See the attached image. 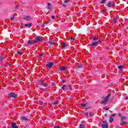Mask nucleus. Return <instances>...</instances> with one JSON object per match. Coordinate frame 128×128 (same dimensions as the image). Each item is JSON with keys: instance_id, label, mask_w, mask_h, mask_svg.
Instances as JSON below:
<instances>
[{"instance_id": "22", "label": "nucleus", "mask_w": 128, "mask_h": 128, "mask_svg": "<svg viewBox=\"0 0 128 128\" xmlns=\"http://www.w3.org/2000/svg\"><path fill=\"white\" fill-rule=\"evenodd\" d=\"M126 120V118L124 116H121V120Z\"/></svg>"}, {"instance_id": "14", "label": "nucleus", "mask_w": 128, "mask_h": 128, "mask_svg": "<svg viewBox=\"0 0 128 128\" xmlns=\"http://www.w3.org/2000/svg\"><path fill=\"white\" fill-rule=\"evenodd\" d=\"M59 102H60V101L56 100L52 103V104H53L54 106H56V104H58Z\"/></svg>"}, {"instance_id": "23", "label": "nucleus", "mask_w": 128, "mask_h": 128, "mask_svg": "<svg viewBox=\"0 0 128 128\" xmlns=\"http://www.w3.org/2000/svg\"><path fill=\"white\" fill-rule=\"evenodd\" d=\"M94 112H90L89 114V116H94Z\"/></svg>"}, {"instance_id": "7", "label": "nucleus", "mask_w": 128, "mask_h": 128, "mask_svg": "<svg viewBox=\"0 0 128 128\" xmlns=\"http://www.w3.org/2000/svg\"><path fill=\"white\" fill-rule=\"evenodd\" d=\"M114 2H109L108 4V8H114Z\"/></svg>"}, {"instance_id": "43", "label": "nucleus", "mask_w": 128, "mask_h": 128, "mask_svg": "<svg viewBox=\"0 0 128 128\" xmlns=\"http://www.w3.org/2000/svg\"><path fill=\"white\" fill-rule=\"evenodd\" d=\"M62 82H66V80H63Z\"/></svg>"}, {"instance_id": "36", "label": "nucleus", "mask_w": 128, "mask_h": 128, "mask_svg": "<svg viewBox=\"0 0 128 128\" xmlns=\"http://www.w3.org/2000/svg\"><path fill=\"white\" fill-rule=\"evenodd\" d=\"M70 40L74 42V38L71 37Z\"/></svg>"}, {"instance_id": "4", "label": "nucleus", "mask_w": 128, "mask_h": 128, "mask_svg": "<svg viewBox=\"0 0 128 128\" xmlns=\"http://www.w3.org/2000/svg\"><path fill=\"white\" fill-rule=\"evenodd\" d=\"M54 63L52 62H48L46 66L48 68H52V66H54Z\"/></svg>"}, {"instance_id": "27", "label": "nucleus", "mask_w": 128, "mask_h": 128, "mask_svg": "<svg viewBox=\"0 0 128 128\" xmlns=\"http://www.w3.org/2000/svg\"><path fill=\"white\" fill-rule=\"evenodd\" d=\"M48 10H50V4L48 3Z\"/></svg>"}, {"instance_id": "5", "label": "nucleus", "mask_w": 128, "mask_h": 128, "mask_svg": "<svg viewBox=\"0 0 128 128\" xmlns=\"http://www.w3.org/2000/svg\"><path fill=\"white\" fill-rule=\"evenodd\" d=\"M70 88L69 90H72V86H70L68 85V86H66V85H64L62 86V90H67V88Z\"/></svg>"}, {"instance_id": "13", "label": "nucleus", "mask_w": 128, "mask_h": 128, "mask_svg": "<svg viewBox=\"0 0 128 128\" xmlns=\"http://www.w3.org/2000/svg\"><path fill=\"white\" fill-rule=\"evenodd\" d=\"M24 20H32V17H30V16H26L24 18Z\"/></svg>"}, {"instance_id": "47", "label": "nucleus", "mask_w": 128, "mask_h": 128, "mask_svg": "<svg viewBox=\"0 0 128 128\" xmlns=\"http://www.w3.org/2000/svg\"><path fill=\"white\" fill-rule=\"evenodd\" d=\"M118 116H120V114H118Z\"/></svg>"}, {"instance_id": "35", "label": "nucleus", "mask_w": 128, "mask_h": 128, "mask_svg": "<svg viewBox=\"0 0 128 128\" xmlns=\"http://www.w3.org/2000/svg\"><path fill=\"white\" fill-rule=\"evenodd\" d=\"M14 20V17H12L11 18H10V20L12 21V20Z\"/></svg>"}, {"instance_id": "39", "label": "nucleus", "mask_w": 128, "mask_h": 128, "mask_svg": "<svg viewBox=\"0 0 128 128\" xmlns=\"http://www.w3.org/2000/svg\"><path fill=\"white\" fill-rule=\"evenodd\" d=\"M101 12H102V14H104V10H101Z\"/></svg>"}, {"instance_id": "15", "label": "nucleus", "mask_w": 128, "mask_h": 128, "mask_svg": "<svg viewBox=\"0 0 128 128\" xmlns=\"http://www.w3.org/2000/svg\"><path fill=\"white\" fill-rule=\"evenodd\" d=\"M36 44V42H34V40L33 41V42H32V40H29L28 41V46H30V44Z\"/></svg>"}, {"instance_id": "26", "label": "nucleus", "mask_w": 128, "mask_h": 128, "mask_svg": "<svg viewBox=\"0 0 128 128\" xmlns=\"http://www.w3.org/2000/svg\"><path fill=\"white\" fill-rule=\"evenodd\" d=\"M84 116H86V118H88V112H86L84 113Z\"/></svg>"}, {"instance_id": "9", "label": "nucleus", "mask_w": 128, "mask_h": 128, "mask_svg": "<svg viewBox=\"0 0 128 128\" xmlns=\"http://www.w3.org/2000/svg\"><path fill=\"white\" fill-rule=\"evenodd\" d=\"M102 128H108V123L106 121H104L102 124Z\"/></svg>"}, {"instance_id": "33", "label": "nucleus", "mask_w": 128, "mask_h": 128, "mask_svg": "<svg viewBox=\"0 0 128 128\" xmlns=\"http://www.w3.org/2000/svg\"><path fill=\"white\" fill-rule=\"evenodd\" d=\"M52 20H54V19H56V16H52Z\"/></svg>"}, {"instance_id": "24", "label": "nucleus", "mask_w": 128, "mask_h": 128, "mask_svg": "<svg viewBox=\"0 0 128 128\" xmlns=\"http://www.w3.org/2000/svg\"><path fill=\"white\" fill-rule=\"evenodd\" d=\"M79 128H84V126L82 124H80L79 126Z\"/></svg>"}, {"instance_id": "38", "label": "nucleus", "mask_w": 128, "mask_h": 128, "mask_svg": "<svg viewBox=\"0 0 128 128\" xmlns=\"http://www.w3.org/2000/svg\"><path fill=\"white\" fill-rule=\"evenodd\" d=\"M54 128H60V126H54Z\"/></svg>"}, {"instance_id": "40", "label": "nucleus", "mask_w": 128, "mask_h": 128, "mask_svg": "<svg viewBox=\"0 0 128 128\" xmlns=\"http://www.w3.org/2000/svg\"><path fill=\"white\" fill-rule=\"evenodd\" d=\"M124 124H126V125L128 124V122H124Z\"/></svg>"}, {"instance_id": "44", "label": "nucleus", "mask_w": 128, "mask_h": 128, "mask_svg": "<svg viewBox=\"0 0 128 128\" xmlns=\"http://www.w3.org/2000/svg\"><path fill=\"white\" fill-rule=\"evenodd\" d=\"M41 56L44 57V55H42Z\"/></svg>"}, {"instance_id": "17", "label": "nucleus", "mask_w": 128, "mask_h": 128, "mask_svg": "<svg viewBox=\"0 0 128 128\" xmlns=\"http://www.w3.org/2000/svg\"><path fill=\"white\" fill-rule=\"evenodd\" d=\"M21 118L22 120H26V122H28V119L25 116H22Z\"/></svg>"}, {"instance_id": "28", "label": "nucleus", "mask_w": 128, "mask_h": 128, "mask_svg": "<svg viewBox=\"0 0 128 128\" xmlns=\"http://www.w3.org/2000/svg\"><path fill=\"white\" fill-rule=\"evenodd\" d=\"M81 106H86V104L82 103L81 104Z\"/></svg>"}, {"instance_id": "34", "label": "nucleus", "mask_w": 128, "mask_h": 128, "mask_svg": "<svg viewBox=\"0 0 128 128\" xmlns=\"http://www.w3.org/2000/svg\"><path fill=\"white\" fill-rule=\"evenodd\" d=\"M18 54H22V52L19 51V52H18Z\"/></svg>"}, {"instance_id": "29", "label": "nucleus", "mask_w": 128, "mask_h": 128, "mask_svg": "<svg viewBox=\"0 0 128 128\" xmlns=\"http://www.w3.org/2000/svg\"><path fill=\"white\" fill-rule=\"evenodd\" d=\"M106 2V0H102L101 1V4H104Z\"/></svg>"}, {"instance_id": "16", "label": "nucleus", "mask_w": 128, "mask_h": 128, "mask_svg": "<svg viewBox=\"0 0 128 128\" xmlns=\"http://www.w3.org/2000/svg\"><path fill=\"white\" fill-rule=\"evenodd\" d=\"M118 70H124V65H120L118 66Z\"/></svg>"}, {"instance_id": "12", "label": "nucleus", "mask_w": 128, "mask_h": 128, "mask_svg": "<svg viewBox=\"0 0 128 128\" xmlns=\"http://www.w3.org/2000/svg\"><path fill=\"white\" fill-rule=\"evenodd\" d=\"M32 23H29V24H25L24 25V26H26V27H28V28H30V27H32Z\"/></svg>"}, {"instance_id": "30", "label": "nucleus", "mask_w": 128, "mask_h": 128, "mask_svg": "<svg viewBox=\"0 0 128 128\" xmlns=\"http://www.w3.org/2000/svg\"><path fill=\"white\" fill-rule=\"evenodd\" d=\"M113 22H114L115 24H116V22H118V20H116V18H114V19H113Z\"/></svg>"}, {"instance_id": "19", "label": "nucleus", "mask_w": 128, "mask_h": 128, "mask_svg": "<svg viewBox=\"0 0 128 128\" xmlns=\"http://www.w3.org/2000/svg\"><path fill=\"white\" fill-rule=\"evenodd\" d=\"M4 56H0V62H2V60H4Z\"/></svg>"}, {"instance_id": "11", "label": "nucleus", "mask_w": 128, "mask_h": 128, "mask_svg": "<svg viewBox=\"0 0 128 128\" xmlns=\"http://www.w3.org/2000/svg\"><path fill=\"white\" fill-rule=\"evenodd\" d=\"M11 126L12 128H18V126H16V124L15 122H12Z\"/></svg>"}, {"instance_id": "2", "label": "nucleus", "mask_w": 128, "mask_h": 128, "mask_svg": "<svg viewBox=\"0 0 128 128\" xmlns=\"http://www.w3.org/2000/svg\"><path fill=\"white\" fill-rule=\"evenodd\" d=\"M43 38L42 36H37L34 40L35 44H38V42H42Z\"/></svg>"}, {"instance_id": "8", "label": "nucleus", "mask_w": 128, "mask_h": 128, "mask_svg": "<svg viewBox=\"0 0 128 128\" xmlns=\"http://www.w3.org/2000/svg\"><path fill=\"white\" fill-rule=\"evenodd\" d=\"M116 116V114H112L110 118V122H114V116Z\"/></svg>"}, {"instance_id": "46", "label": "nucleus", "mask_w": 128, "mask_h": 128, "mask_svg": "<svg viewBox=\"0 0 128 128\" xmlns=\"http://www.w3.org/2000/svg\"><path fill=\"white\" fill-rule=\"evenodd\" d=\"M42 27L44 28V26H42Z\"/></svg>"}, {"instance_id": "10", "label": "nucleus", "mask_w": 128, "mask_h": 128, "mask_svg": "<svg viewBox=\"0 0 128 128\" xmlns=\"http://www.w3.org/2000/svg\"><path fill=\"white\" fill-rule=\"evenodd\" d=\"M66 68H68V67L66 66H62V67H60L59 68L60 70H61L62 72H64V70H66Z\"/></svg>"}, {"instance_id": "18", "label": "nucleus", "mask_w": 128, "mask_h": 128, "mask_svg": "<svg viewBox=\"0 0 128 128\" xmlns=\"http://www.w3.org/2000/svg\"><path fill=\"white\" fill-rule=\"evenodd\" d=\"M42 86H48V84L44 83V82H41Z\"/></svg>"}, {"instance_id": "32", "label": "nucleus", "mask_w": 128, "mask_h": 128, "mask_svg": "<svg viewBox=\"0 0 128 128\" xmlns=\"http://www.w3.org/2000/svg\"><path fill=\"white\" fill-rule=\"evenodd\" d=\"M104 110H110V108H106V107H104Z\"/></svg>"}, {"instance_id": "37", "label": "nucleus", "mask_w": 128, "mask_h": 128, "mask_svg": "<svg viewBox=\"0 0 128 128\" xmlns=\"http://www.w3.org/2000/svg\"><path fill=\"white\" fill-rule=\"evenodd\" d=\"M97 42H98V44H102V40H99Z\"/></svg>"}, {"instance_id": "25", "label": "nucleus", "mask_w": 128, "mask_h": 128, "mask_svg": "<svg viewBox=\"0 0 128 128\" xmlns=\"http://www.w3.org/2000/svg\"><path fill=\"white\" fill-rule=\"evenodd\" d=\"M120 126H123V124H124V120H121V122H120Z\"/></svg>"}, {"instance_id": "45", "label": "nucleus", "mask_w": 128, "mask_h": 128, "mask_svg": "<svg viewBox=\"0 0 128 128\" xmlns=\"http://www.w3.org/2000/svg\"><path fill=\"white\" fill-rule=\"evenodd\" d=\"M107 116L106 114H105V116Z\"/></svg>"}, {"instance_id": "31", "label": "nucleus", "mask_w": 128, "mask_h": 128, "mask_svg": "<svg viewBox=\"0 0 128 128\" xmlns=\"http://www.w3.org/2000/svg\"><path fill=\"white\" fill-rule=\"evenodd\" d=\"M70 0H65L64 2L65 4H68V2H69Z\"/></svg>"}, {"instance_id": "42", "label": "nucleus", "mask_w": 128, "mask_h": 128, "mask_svg": "<svg viewBox=\"0 0 128 128\" xmlns=\"http://www.w3.org/2000/svg\"><path fill=\"white\" fill-rule=\"evenodd\" d=\"M126 100H128V96L126 98Z\"/></svg>"}, {"instance_id": "3", "label": "nucleus", "mask_w": 128, "mask_h": 128, "mask_svg": "<svg viewBox=\"0 0 128 128\" xmlns=\"http://www.w3.org/2000/svg\"><path fill=\"white\" fill-rule=\"evenodd\" d=\"M8 96L9 98H18V95L15 92H12L9 94Z\"/></svg>"}, {"instance_id": "1", "label": "nucleus", "mask_w": 128, "mask_h": 128, "mask_svg": "<svg viewBox=\"0 0 128 128\" xmlns=\"http://www.w3.org/2000/svg\"><path fill=\"white\" fill-rule=\"evenodd\" d=\"M110 94H108L106 97H103V100L101 102V104H106L110 99Z\"/></svg>"}, {"instance_id": "21", "label": "nucleus", "mask_w": 128, "mask_h": 128, "mask_svg": "<svg viewBox=\"0 0 128 128\" xmlns=\"http://www.w3.org/2000/svg\"><path fill=\"white\" fill-rule=\"evenodd\" d=\"M98 40V38L94 36H93V40H94L96 42V40Z\"/></svg>"}, {"instance_id": "41", "label": "nucleus", "mask_w": 128, "mask_h": 128, "mask_svg": "<svg viewBox=\"0 0 128 128\" xmlns=\"http://www.w3.org/2000/svg\"><path fill=\"white\" fill-rule=\"evenodd\" d=\"M50 44H52V42H50Z\"/></svg>"}, {"instance_id": "6", "label": "nucleus", "mask_w": 128, "mask_h": 128, "mask_svg": "<svg viewBox=\"0 0 128 128\" xmlns=\"http://www.w3.org/2000/svg\"><path fill=\"white\" fill-rule=\"evenodd\" d=\"M98 42H92L90 44V46H98Z\"/></svg>"}, {"instance_id": "20", "label": "nucleus", "mask_w": 128, "mask_h": 128, "mask_svg": "<svg viewBox=\"0 0 128 128\" xmlns=\"http://www.w3.org/2000/svg\"><path fill=\"white\" fill-rule=\"evenodd\" d=\"M66 42H64L62 44V48H66Z\"/></svg>"}]
</instances>
